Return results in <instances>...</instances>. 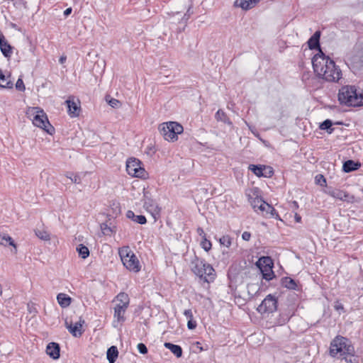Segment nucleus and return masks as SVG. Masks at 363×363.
<instances>
[{"mask_svg":"<svg viewBox=\"0 0 363 363\" xmlns=\"http://www.w3.org/2000/svg\"><path fill=\"white\" fill-rule=\"evenodd\" d=\"M312 64L315 73L325 81L338 82L342 78L341 69L322 50L313 56Z\"/></svg>","mask_w":363,"mask_h":363,"instance_id":"1","label":"nucleus"},{"mask_svg":"<svg viewBox=\"0 0 363 363\" xmlns=\"http://www.w3.org/2000/svg\"><path fill=\"white\" fill-rule=\"evenodd\" d=\"M338 101L347 106H363V91H358L354 86H344L339 90Z\"/></svg>","mask_w":363,"mask_h":363,"instance_id":"2","label":"nucleus"},{"mask_svg":"<svg viewBox=\"0 0 363 363\" xmlns=\"http://www.w3.org/2000/svg\"><path fill=\"white\" fill-rule=\"evenodd\" d=\"M330 354L333 357L346 358L354 355V348L347 338L337 335L330 342Z\"/></svg>","mask_w":363,"mask_h":363,"instance_id":"3","label":"nucleus"},{"mask_svg":"<svg viewBox=\"0 0 363 363\" xmlns=\"http://www.w3.org/2000/svg\"><path fill=\"white\" fill-rule=\"evenodd\" d=\"M26 113L35 126L42 128L50 135L54 133L55 129L50 123L46 113L42 108L39 107H28Z\"/></svg>","mask_w":363,"mask_h":363,"instance_id":"4","label":"nucleus"},{"mask_svg":"<svg viewBox=\"0 0 363 363\" xmlns=\"http://www.w3.org/2000/svg\"><path fill=\"white\" fill-rule=\"evenodd\" d=\"M114 301L116 303L114 307L113 325L114 328H118L125 320V313L128 308L130 299L128 294L123 292L117 295Z\"/></svg>","mask_w":363,"mask_h":363,"instance_id":"5","label":"nucleus"},{"mask_svg":"<svg viewBox=\"0 0 363 363\" xmlns=\"http://www.w3.org/2000/svg\"><path fill=\"white\" fill-rule=\"evenodd\" d=\"M192 272L205 281L209 283L215 279V270L212 266L204 260L196 258L191 262Z\"/></svg>","mask_w":363,"mask_h":363,"instance_id":"6","label":"nucleus"},{"mask_svg":"<svg viewBox=\"0 0 363 363\" xmlns=\"http://www.w3.org/2000/svg\"><path fill=\"white\" fill-rule=\"evenodd\" d=\"M119 256L123 266L130 272L138 273L141 269V264L139 259L128 246L119 249Z\"/></svg>","mask_w":363,"mask_h":363,"instance_id":"7","label":"nucleus"},{"mask_svg":"<svg viewBox=\"0 0 363 363\" xmlns=\"http://www.w3.org/2000/svg\"><path fill=\"white\" fill-rule=\"evenodd\" d=\"M184 130L183 126L177 122L170 121L161 125L160 132L164 140L174 142L178 139V135Z\"/></svg>","mask_w":363,"mask_h":363,"instance_id":"8","label":"nucleus"},{"mask_svg":"<svg viewBox=\"0 0 363 363\" xmlns=\"http://www.w3.org/2000/svg\"><path fill=\"white\" fill-rule=\"evenodd\" d=\"M126 171L133 177L145 178L147 172L142 167L141 162L136 158H130L126 162Z\"/></svg>","mask_w":363,"mask_h":363,"instance_id":"9","label":"nucleus"},{"mask_svg":"<svg viewBox=\"0 0 363 363\" xmlns=\"http://www.w3.org/2000/svg\"><path fill=\"white\" fill-rule=\"evenodd\" d=\"M277 309V299L272 294L267 295L257 307V311L263 316L275 312Z\"/></svg>","mask_w":363,"mask_h":363,"instance_id":"10","label":"nucleus"},{"mask_svg":"<svg viewBox=\"0 0 363 363\" xmlns=\"http://www.w3.org/2000/svg\"><path fill=\"white\" fill-rule=\"evenodd\" d=\"M257 266L260 269L264 279L269 281L273 279V262L269 257H260L257 262Z\"/></svg>","mask_w":363,"mask_h":363,"instance_id":"11","label":"nucleus"},{"mask_svg":"<svg viewBox=\"0 0 363 363\" xmlns=\"http://www.w3.org/2000/svg\"><path fill=\"white\" fill-rule=\"evenodd\" d=\"M324 192L331 197L342 201L352 202L354 199L353 196L350 195L347 191L339 189L328 187Z\"/></svg>","mask_w":363,"mask_h":363,"instance_id":"12","label":"nucleus"},{"mask_svg":"<svg viewBox=\"0 0 363 363\" xmlns=\"http://www.w3.org/2000/svg\"><path fill=\"white\" fill-rule=\"evenodd\" d=\"M249 169H250L256 176L259 177H270L273 174L272 168L264 165L250 164L249 166Z\"/></svg>","mask_w":363,"mask_h":363,"instance_id":"13","label":"nucleus"},{"mask_svg":"<svg viewBox=\"0 0 363 363\" xmlns=\"http://www.w3.org/2000/svg\"><path fill=\"white\" fill-rule=\"evenodd\" d=\"M84 323V320L82 318H80L79 320L76 322L74 325L72 323H69L67 320H65V327L74 337H80L83 333L82 326Z\"/></svg>","mask_w":363,"mask_h":363,"instance_id":"14","label":"nucleus"},{"mask_svg":"<svg viewBox=\"0 0 363 363\" xmlns=\"http://www.w3.org/2000/svg\"><path fill=\"white\" fill-rule=\"evenodd\" d=\"M68 113L71 117H77L79 115L81 111L80 102L79 100L75 101L74 98H69L65 101Z\"/></svg>","mask_w":363,"mask_h":363,"instance_id":"15","label":"nucleus"},{"mask_svg":"<svg viewBox=\"0 0 363 363\" xmlns=\"http://www.w3.org/2000/svg\"><path fill=\"white\" fill-rule=\"evenodd\" d=\"M144 208L149 211L154 218L159 214L160 209L157 203L152 199L145 197L144 201Z\"/></svg>","mask_w":363,"mask_h":363,"instance_id":"16","label":"nucleus"},{"mask_svg":"<svg viewBox=\"0 0 363 363\" xmlns=\"http://www.w3.org/2000/svg\"><path fill=\"white\" fill-rule=\"evenodd\" d=\"M46 353L53 359H57L60 357V346L57 343L50 342L46 347Z\"/></svg>","mask_w":363,"mask_h":363,"instance_id":"17","label":"nucleus"},{"mask_svg":"<svg viewBox=\"0 0 363 363\" xmlns=\"http://www.w3.org/2000/svg\"><path fill=\"white\" fill-rule=\"evenodd\" d=\"M259 0H235V6L247 11L254 8Z\"/></svg>","mask_w":363,"mask_h":363,"instance_id":"18","label":"nucleus"},{"mask_svg":"<svg viewBox=\"0 0 363 363\" xmlns=\"http://www.w3.org/2000/svg\"><path fill=\"white\" fill-rule=\"evenodd\" d=\"M57 301L62 308H67L71 304L72 298L66 294L60 293L57 296Z\"/></svg>","mask_w":363,"mask_h":363,"instance_id":"19","label":"nucleus"},{"mask_svg":"<svg viewBox=\"0 0 363 363\" xmlns=\"http://www.w3.org/2000/svg\"><path fill=\"white\" fill-rule=\"evenodd\" d=\"M320 33L316 31L308 40V45L311 50L318 48V51L321 50L319 46Z\"/></svg>","mask_w":363,"mask_h":363,"instance_id":"20","label":"nucleus"},{"mask_svg":"<svg viewBox=\"0 0 363 363\" xmlns=\"http://www.w3.org/2000/svg\"><path fill=\"white\" fill-rule=\"evenodd\" d=\"M0 49L2 54L6 57H11L12 54L11 46L7 43L4 37L0 39Z\"/></svg>","mask_w":363,"mask_h":363,"instance_id":"21","label":"nucleus"},{"mask_svg":"<svg viewBox=\"0 0 363 363\" xmlns=\"http://www.w3.org/2000/svg\"><path fill=\"white\" fill-rule=\"evenodd\" d=\"M13 84L10 79V75L6 76L0 69V86L6 89L13 88Z\"/></svg>","mask_w":363,"mask_h":363,"instance_id":"22","label":"nucleus"},{"mask_svg":"<svg viewBox=\"0 0 363 363\" xmlns=\"http://www.w3.org/2000/svg\"><path fill=\"white\" fill-rule=\"evenodd\" d=\"M164 346L169 350L177 357L182 356V349L179 345H174L171 342H165Z\"/></svg>","mask_w":363,"mask_h":363,"instance_id":"23","label":"nucleus"},{"mask_svg":"<svg viewBox=\"0 0 363 363\" xmlns=\"http://www.w3.org/2000/svg\"><path fill=\"white\" fill-rule=\"evenodd\" d=\"M126 216L128 218L131 219L139 224H145L147 222L146 218L144 216H136L132 211H128Z\"/></svg>","mask_w":363,"mask_h":363,"instance_id":"24","label":"nucleus"},{"mask_svg":"<svg viewBox=\"0 0 363 363\" xmlns=\"http://www.w3.org/2000/svg\"><path fill=\"white\" fill-rule=\"evenodd\" d=\"M118 354V349L116 346H111L107 350V359L109 361V363H114L116 359L117 358Z\"/></svg>","mask_w":363,"mask_h":363,"instance_id":"25","label":"nucleus"},{"mask_svg":"<svg viewBox=\"0 0 363 363\" xmlns=\"http://www.w3.org/2000/svg\"><path fill=\"white\" fill-rule=\"evenodd\" d=\"M359 166H360V164L354 162L352 160H347L343 164V170L345 172H350L357 169Z\"/></svg>","mask_w":363,"mask_h":363,"instance_id":"26","label":"nucleus"},{"mask_svg":"<svg viewBox=\"0 0 363 363\" xmlns=\"http://www.w3.org/2000/svg\"><path fill=\"white\" fill-rule=\"evenodd\" d=\"M218 242L222 247L228 249L232 245L233 238L228 235H225L219 238Z\"/></svg>","mask_w":363,"mask_h":363,"instance_id":"27","label":"nucleus"},{"mask_svg":"<svg viewBox=\"0 0 363 363\" xmlns=\"http://www.w3.org/2000/svg\"><path fill=\"white\" fill-rule=\"evenodd\" d=\"M0 245L6 246L7 245H11L16 248L13 239L9 235L0 236Z\"/></svg>","mask_w":363,"mask_h":363,"instance_id":"28","label":"nucleus"},{"mask_svg":"<svg viewBox=\"0 0 363 363\" xmlns=\"http://www.w3.org/2000/svg\"><path fill=\"white\" fill-rule=\"evenodd\" d=\"M77 251L79 256L83 259H86L89 255V250L88 247L83 245H79L77 247Z\"/></svg>","mask_w":363,"mask_h":363,"instance_id":"29","label":"nucleus"},{"mask_svg":"<svg viewBox=\"0 0 363 363\" xmlns=\"http://www.w3.org/2000/svg\"><path fill=\"white\" fill-rule=\"evenodd\" d=\"M282 284L289 289H295L296 284L294 279L290 277H285L282 279Z\"/></svg>","mask_w":363,"mask_h":363,"instance_id":"30","label":"nucleus"},{"mask_svg":"<svg viewBox=\"0 0 363 363\" xmlns=\"http://www.w3.org/2000/svg\"><path fill=\"white\" fill-rule=\"evenodd\" d=\"M35 233L36 236L40 240H49L50 239V234L44 230L37 229L35 230Z\"/></svg>","mask_w":363,"mask_h":363,"instance_id":"31","label":"nucleus"},{"mask_svg":"<svg viewBox=\"0 0 363 363\" xmlns=\"http://www.w3.org/2000/svg\"><path fill=\"white\" fill-rule=\"evenodd\" d=\"M249 201L250 202L251 206H252L255 211H257V208H258L261 202L263 201L262 199L258 196H256L255 198L250 197L249 198Z\"/></svg>","mask_w":363,"mask_h":363,"instance_id":"32","label":"nucleus"},{"mask_svg":"<svg viewBox=\"0 0 363 363\" xmlns=\"http://www.w3.org/2000/svg\"><path fill=\"white\" fill-rule=\"evenodd\" d=\"M216 119L218 121H223L225 123H228V124H231V123L227 118V116H226L225 113L223 111H221V110H218L216 112Z\"/></svg>","mask_w":363,"mask_h":363,"instance_id":"33","label":"nucleus"},{"mask_svg":"<svg viewBox=\"0 0 363 363\" xmlns=\"http://www.w3.org/2000/svg\"><path fill=\"white\" fill-rule=\"evenodd\" d=\"M264 212L266 213V215H270L272 217H274L277 219L281 220L279 216L277 213L276 210L273 206L270 205V209H268V208H264Z\"/></svg>","mask_w":363,"mask_h":363,"instance_id":"34","label":"nucleus"},{"mask_svg":"<svg viewBox=\"0 0 363 363\" xmlns=\"http://www.w3.org/2000/svg\"><path fill=\"white\" fill-rule=\"evenodd\" d=\"M201 247L206 252L209 251L211 249L212 245L211 242L206 239V237L202 238L201 242Z\"/></svg>","mask_w":363,"mask_h":363,"instance_id":"35","label":"nucleus"},{"mask_svg":"<svg viewBox=\"0 0 363 363\" xmlns=\"http://www.w3.org/2000/svg\"><path fill=\"white\" fill-rule=\"evenodd\" d=\"M106 101L113 108H117L120 104V101L118 99L110 98L109 96L106 98Z\"/></svg>","mask_w":363,"mask_h":363,"instance_id":"36","label":"nucleus"},{"mask_svg":"<svg viewBox=\"0 0 363 363\" xmlns=\"http://www.w3.org/2000/svg\"><path fill=\"white\" fill-rule=\"evenodd\" d=\"M101 230L104 235H111L113 232L111 227H109L107 224L103 223L101 225Z\"/></svg>","mask_w":363,"mask_h":363,"instance_id":"37","label":"nucleus"},{"mask_svg":"<svg viewBox=\"0 0 363 363\" xmlns=\"http://www.w3.org/2000/svg\"><path fill=\"white\" fill-rule=\"evenodd\" d=\"M332 121L327 119L320 124V128L322 130H328L332 126Z\"/></svg>","mask_w":363,"mask_h":363,"instance_id":"38","label":"nucleus"},{"mask_svg":"<svg viewBox=\"0 0 363 363\" xmlns=\"http://www.w3.org/2000/svg\"><path fill=\"white\" fill-rule=\"evenodd\" d=\"M67 177L71 180L72 183L80 184L82 182L81 177L78 174H74L72 176H69L67 174Z\"/></svg>","mask_w":363,"mask_h":363,"instance_id":"39","label":"nucleus"},{"mask_svg":"<svg viewBox=\"0 0 363 363\" xmlns=\"http://www.w3.org/2000/svg\"><path fill=\"white\" fill-rule=\"evenodd\" d=\"M315 181H316V183L320 186L326 185V180L322 174L317 175L315 177Z\"/></svg>","mask_w":363,"mask_h":363,"instance_id":"40","label":"nucleus"},{"mask_svg":"<svg viewBox=\"0 0 363 363\" xmlns=\"http://www.w3.org/2000/svg\"><path fill=\"white\" fill-rule=\"evenodd\" d=\"M16 88L18 90L21 91H23L26 89L24 83H23V80L21 78H19L17 80V82L16 83Z\"/></svg>","mask_w":363,"mask_h":363,"instance_id":"41","label":"nucleus"},{"mask_svg":"<svg viewBox=\"0 0 363 363\" xmlns=\"http://www.w3.org/2000/svg\"><path fill=\"white\" fill-rule=\"evenodd\" d=\"M265 208H268V209H270V205L268 203H267L264 201H263L259 205L258 208H257V211H260L262 213H264Z\"/></svg>","mask_w":363,"mask_h":363,"instance_id":"42","label":"nucleus"},{"mask_svg":"<svg viewBox=\"0 0 363 363\" xmlns=\"http://www.w3.org/2000/svg\"><path fill=\"white\" fill-rule=\"evenodd\" d=\"M137 348L140 353L141 354H147V347L143 343H139L137 345Z\"/></svg>","mask_w":363,"mask_h":363,"instance_id":"43","label":"nucleus"},{"mask_svg":"<svg viewBox=\"0 0 363 363\" xmlns=\"http://www.w3.org/2000/svg\"><path fill=\"white\" fill-rule=\"evenodd\" d=\"M187 327L189 330H194L196 328V321L193 320V319L191 320H188V323H187Z\"/></svg>","mask_w":363,"mask_h":363,"instance_id":"44","label":"nucleus"},{"mask_svg":"<svg viewBox=\"0 0 363 363\" xmlns=\"http://www.w3.org/2000/svg\"><path fill=\"white\" fill-rule=\"evenodd\" d=\"M184 315L186 317L188 320L193 319V313L191 309L185 310L184 311Z\"/></svg>","mask_w":363,"mask_h":363,"instance_id":"45","label":"nucleus"},{"mask_svg":"<svg viewBox=\"0 0 363 363\" xmlns=\"http://www.w3.org/2000/svg\"><path fill=\"white\" fill-rule=\"evenodd\" d=\"M251 238V234L249 232H247V231H245L242 234V238L245 240V241H248L250 240Z\"/></svg>","mask_w":363,"mask_h":363,"instance_id":"46","label":"nucleus"},{"mask_svg":"<svg viewBox=\"0 0 363 363\" xmlns=\"http://www.w3.org/2000/svg\"><path fill=\"white\" fill-rule=\"evenodd\" d=\"M197 233L201 236V239L206 237L204 230L201 228H197Z\"/></svg>","mask_w":363,"mask_h":363,"instance_id":"47","label":"nucleus"},{"mask_svg":"<svg viewBox=\"0 0 363 363\" xmlns=\"http://www.w3.org/2000/svg\"><path fill=\"white\" fill-rule=\"evenodd\" d=\"M72 8H67V9H66L65 10V11H64V15H65V16H67L68 15H69V14L72 13Z\"/></svg>","mask_w":363,"mask_h":363,"instance_id":"48","label":"nucleus"},{"mask_svg":"<svg viewBox=\"0 0 363 363\" xmlns=\"http://www.w3.org/2000/svg\"><path fill=\"white\" fill-rule=\"evenodd\" d=\"M349 356H346V358H344L347 363H356L355 359H352L351 358L348 359Z\"/></svg>","mask_w":363,"mask_h":363,"instance_id":"49","label":"nucleus"},{"mask_svg":"<svg viewBox=\"0 0 363 363\" xmlns=\"http://www.w3.org/2000/svg\"><path fill=\"white\" fill-rule=\"evenodd\" d=\"M66 60H67L66 56H64V55H63V56H61V57H60V59H59V62H60V64H63V63H65V62L66 61Z\"/></svg>","mask_w":363,"mask_h":363,"instance_id":"50","label":"nucleus"},{"mask_svg":"<svg viewBox=\"0 0 363 363\" xmlns=\"http://www.w3.org/2000/svg\"><path fill=\"white\" fill-rule=\"evenodd\" d=\"M295 219H296V222L299 223V222L301 221V216H298V214H296V215H295Z\"/></svg>","mask_w":363,"mask_h":363,"instance_id":"51","label":"nucleus"},{"mask_svg":"<svg viewBox=\"0 0 363 363\" xmlns=\"http://www.w3.org/2000/svg\"><path fill=\"white\" fill-rule=\"evenodd\" d=\"M276 324H277V323H274L273 324H272V323H269V324H268V323H266L265 327H267V328H271V327L274 326Z\"/></svg>","mask_w":363,"mask_h":363,"instance_id":"52","label":"nucleus"},{"mask_svg":"<svg viewBox=\"0 0 363 363\" xmlns=\"http://www.w3.org/2000/svg\"><path fill=\"white\" fill-rule=\"evenodd\" d=\"M335 308L336 310L343 309V306L342 305H337L335 306Z\"/></svg>","mask_w":363,"mask_h":363,"instance_id":"53","label":"nucleus"},{"mask_svg":"<svg viewBox=\"0 0 363 363\" xmlns=\"http://www.w3.org/2000/svg\"><path fill=\"white\" fill-rule=\"evenodd\" d=\"M3 37H4V36H3L2 35H1V34H0V39H1V38H3Z\"/></svg>","mask_w":363,"mask_h":363,"instance_id":"54","label":"nucleus"}]
</instances>
